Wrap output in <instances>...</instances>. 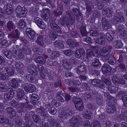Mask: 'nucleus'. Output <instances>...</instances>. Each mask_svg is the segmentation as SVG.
<instances>
[{"mask_svg":"<svg viewBox=\"0 0 127 127\" xmlns=\"http://www.w3.org/2000/svg\"><path fill=\"white\" fill-rule=\"evenodd\" d=\"M95 52L98 55L105 57L110 51V49L108 48L104 47L100 49V48L96 47L94 49Z\"/></svg>","mask_w":127,"mask_h":127,"instance_id":"f257e3e1","label":"nucleus"},{"mask_svg":"<svg viewBox=\"0 0 127 127\" xmlns=\"http://www.w3.org/2000/svg\"><path fill=\"white\" fill-rule=\"evenodd\" d=\"M73 101L74 103L76 108L80 111L82 110L84 108L83 102L82 100L78 98L74 97L72 98Z\"/></svg>","mask_w":127,"mask_h":127,"instance_id":"f03ea898","label":"nucleus"},{"mask_svg":"<svg viewBox=\"0 0 127 127\" xmlns=\"http://www.w3.org/2000/svg\"><path fill=\"white\" fill-rule=\"evenodd\" d=\"M16 11L17 16L20 18L25 17L27 12L26 8L24 7H22L20 6L17 7L16 10Z\"/></svg>","mask_w":127,"mask_h":127,"instance_id":"7ed1b4c3","label":"nucleus"},{"mask_svg":"<svg viewBox=\"0 0 127 127\" xmlns=\"http://www.w3.org/2000/svg\"><path fill=\"white\" fill-rule=\"evenodd\" d=\"M62 64L66 69H70L71 68V66L74 64L76 62L74 59H72L69 60V63L67 62V61L65 59H64L62 61Z\"/></svg>","mask_w":127,"mask_h":127,"instance_id":"20e7f679","label":"nucleus"},{"mask_svg":"<svg viewBox=\"0 0 127 127\" xmlns=\"http://www.w3.org/2000/svg\"><path fill=\"white\" fill-rule=\"evenodd\" d=\"M91 83L93 85L98 86L102 88L105 87V85L100 80L94 79L92 81Z\"/></svg>","mask_w":127,"mask_h":127,"instance_id":"39448f33","label":"nucleus"},{"mask_svg":"<svg viewBox=\"0 0 127 127\" xmlns=\"http://www.w3.org/2000/svg\"><path fill=\"white\" fill-rule=\"evenodd\" d=\"M42 17L45 21H46L49 17L50 11L48 9L43 10L42 11Z\"/></svg>","mask_w":127,"mask_h":127,"instance_id":"423d86ee","label":"nucleus"},{"mask_svg":"<svg viewBox=\"0 0 127 127\" xmlns=\"http://www.w3.org/2000/svg\"><path fill=\"white\" fill-rule=\"evenodd\" d=\"M26 32L27 34L30 39H33L35 38L36 33L33 30L30 29H27Z\"/></svg>","mask_w":127,"mask_h":127,"instance_id":"0eeeda50","label":"nucleus"},{"mask_svg":"<svg viewBox=\"0 0 127 127\" xmlns=\"http://www.w3.org/2000/svg\"><path fill=\"white\" fill-rule=\"evenodd\" d=\"M124 21V18L122 16H121L119 17L115 16L114 18L112 20V23L113 24H116L118 22L119 23H122Z\"/></svg>","mask_w":127,"mask_h":127,"instance_id":"6e6552de","label":"nucleus"},{"mask_svg":"<svg viewBox=\"0 0 127 127\" xmlns=\"http://www.w3.org/2000/svg\"><path fill=\"white\" fill-rule=\"evenodd\" d=\"M111 69L110 67L108 65L104 64L102 66V71L104 74H109Z\"/></svg>","mask_w":127,"mask_h":127,"instance_id":"1a4fd4ad","label":"nucleus"},{"mask_svg":"<svg viewBox=\"0 0 127 127\" xmlns=\"http://www.w3.org/2000/svg\"><path fill=\"white\" fill-rule=\"evenodd\" d=\"M24 89L27 92L32 93L35 91V87L33 85L30 84L28 86H25Z\"/></svg>","mask_w":127,"mask_h":127,"instance_id":"9d476101","label":"nucleus"},{"mask_svg":"<svg viewBox=\"0 0 127 127\" xmlns=\"http://www.w3.org/2000/svg\"><path fill=\"white\" fill-rule=\"evenodd\" d=\"M14 95V93L12 91H10L7 93L5 94L4 96L5 99L7 101H9L12 99Z\"/></svg>","mask_w":127,"mask_h":127,"instance_id":"9b49d317","label":"nucleus"},{"mask_svg":"<svg viewBox=\"0 0 127 127\" xmlns=\"http://www.w3.org/2000/svg\"><path fill=\"white\" fill-rule=\"evenodd\" d=\"M70 125L73 127H78L79 125V122L75 117L73 118L70 122Z\"/></svg>","mask_w":127,"mask_h":127,"instance_id":"f8f14e48","label":"nucleus"},{"mask_svg":"<svg viewBox=\"0 0 127 127\" xmlns=\"http://www.w3.org/2000/svg\"><path fill=\"white\" fill-rule=\"evenodd\" d=\"M85 52L84 49H81L76 51L75 52V57L77 58H80L82 55H84Z\"/></svg>","mask_w":127,"mask_h":127,"instance_id":"ddd939ff","label":"nucleus"},{"mask_svg":"<svg viewBox=\"0 0 127 127\" xmlns=\"http://www.w3.org/2000/svg\"><path fill=\"white\" fill-rule=\"evenodd\" d=\"M17 98L20 100L22 99L25 95L24 91L21 89H18L17 91Z\"/></svg>","mask_w":127,"mask_h":127,"instance_id":"4468645a","label":"nucleus"},{"mask_svg":"<svg viewBox=\"0 0 127 127\" xmlns=\"http://www.w3.org/2000/svg\"><path fill=\"white\" fill-rule=\"evenodd\" d=\"M93 66L97 68H100L101 66V64L98 59H95L92 64Z\"/></svg>","mask_w":127,"mask_h":127,"instance_id":"2eb2a0df","label":"nucleus"},{"mask_svg":"<svg viewBox=\"0 0 127 127\" xmlns=\"http://www.w3.org/2000/svg\"><path fill=\"white\" fill-rule=\"evenodd\" d=\"M67 44L72 47L77 46L79 45L78 43L74 41L73 40L71 39H68L67 40Z\"/></svg>","mask_w":127,"mask_h":127,"instance_id":"dca6fc26","label":"nucleus"},{"mask_svg":"<svg viewBox=\"0 0 127 127\" xmlns=\"http://www.w3.org/2000/svg\"><path fill=\"white\" fill-rule=\"evenodd\" d=\"M86 70V67L82 65L78 67L77 69V72L78 74H83Z\"/></svg>","mask_w":127,"mask_h":127,"instance_id":"f3484780","label":"nucleus"},{"mask_svg":"<svg viewBox=\"0 0 127 127\" xmlns=\"http://www.w3.org/2000/svg\"><path fill=\"white\" fill-rule=\"evenodd\" d=\"M50 25L51 28L57 32H60V28L54 22L51 23Z\"/></svg>","mask_w":127,"mask_h":127,"instance_id":"a211bd4d","label":"nucleus"},{"mask_svg":"<svg viewBox=\"0 0 127 127\" xmlns=\"http://www.w3.org/2000/svg\"><path fill=\"white\" fill-rule=\"evenodd\" d=\"M95 54L93 52V50L90 49H88L87 52V57L88 59L91 58L93 56H95Z\"/></svg>","mask_w":127,"mask_h":127,"instance_id":"6ab92c4d","label":"nucleus"},{"mask_svg":"<svg viewBox=\"0 0 127 127\" xmlns=\"http://www.w3.org/2000/svg\"><path fill=\"white\" fill-rule=\"evenodd\" d=\"M35 61L36 63L41 64H44L45 63V61L43 58L41 56L38 57L35 59Z\"/></svg>","mask_w":127,"mask_h":127,"instance_id":"aec40b11","label":"nucleus"},{"mask_svg":"<svg viewBox=\"0 0 127 127\" xmlns=\"http://www.w3.org/2000/svg\"><path fill=\"white\" fill-rule=\"evenodd\" d=\"M8 112L13 116H15L16 115V112L14 109L11 107L8 108L7 109Z\"/></svg>","mask_w":127,"mask_h":127,"instance_id":"412c9836","label":"nucleus"},{"mask_svg":"<svg viewBox=\"0 0 127 127\" xmlns=\"http://www.w3.org/2000/svg\"><path fill=\"white\" fill-rule=\"evenodd\" d=\"M36 42L38 44L40 45L41 46H43L44 45V43L43 41V39L42 37L40 36L37 38L36 41Z\"/></svg>","mask_w":127,"mask_h":127,"instance_id":"4be33fe9","label":"nucleus"},{"mask_svg":"<svg viewBox=\"0 0 127 127\" xmlns=\"http://www.w3.org/2000/svg\"><path fill=\"white\" fill-rule=\"evenodd\" d=\"M18 25L19 27L21 29L24 28L26 26L25 22L23 20H20L18 23Z\"/></svg>","mask_w":127,"mask_h":127,"instance_id":"5701e85b","label":"nucleus"},{"mask_svg":"<svg viewBox=\"0 0 127 127\" xmlns=\"http://www.w3.org/2000/svg\"><path fill=\"white\" fill-rule=\"evenodd\" d=\"M12 86L14 88H16L18 87L19 84L18 81L15 79H13L12 81Z\"/></svg>","mask_w":127,"mask_h":127,"instance_id":"b1692460","label":"nucleus"},{"mask_svg":"<svg viewBox=\"0 0 127 127\" xmlns=\"http://www.w3.org/2000/svg\"><path fill=\"white\" fill-rule=\"evenodd\" d=\"M108 62L109 63L112 65H114L115 63V61L113 57L112 56H110V58L108 59Z\"/></svg>","mask_w":127,"mask_h":127,"instance_id":"393cba45","label":"nucleus"},{"mask_svg":"<svg viewBox=\"0 0 127 127\" xmlns=\"http://www.w3.org/2000/svg\"><path fill=\"white\" fill-rule=\"evenodd\" d=\"M5 55L8 58L11 59L12 57V54L10 51H7L4 52Z\"/></svg>","mask_w":127,"mask_h":127,"instance_id":"a878e982","label":"nucleus"},{"mask_svg":"<svg viewBox=\"0 0 127 127\" xmlns=\"http://www.w3.org/2000/svg\"><path fill=\"white\" fill-rule=\"evenodd\" d=\"M108 90L109 91H110V92L114 93H115L117 92L118 90L117 87L114 86L108 88Z\"/></svg>","mask_w":127,"mask_h":127,"instance_id":"bb28decb","label":"nucleus"},{"mask_svg":"<svg viewBox=\"0 0 127 127\" xmlns=\"http://www.w3.org/2000/svg\"><path fill=\"white\" fill-rule=\"evenodd\" d=\"M8 46L7 41L6 40H3L1 42H0V46L1 47L5 48Z\"/></svg>","mask_w":127,"mask_h":127,"instance_id":"cd10ccee","label":"nucleus"},{"mask_svg":"<svg viewBox=\"0 0 127 127\" xmlns=\"http://www.w3.org/2000/svg\"><path fill=\"white\" fill-rule=\"evenodd\" d=\"M11 36L12 37L15 38L18 37L19 36V34L18 32V31L16 30L14 31L12 33L11 35Z\"/></svg>","mask_w":127,"mask_h":127,"instance_id":"c85d7f7f","label":"nucleus"},{"mask_svg":"<svg viewBox=\"0 0 127 127\" xmlns=\"http://www.w3.org/2000/svg\"><path fill=\"white\" fill-rule=\"evenodd\" d=\"M102 12L103 14L107 15L108 17L110 16L112 14L110 10L108 9L107 10L104 9L102 11Z\"/></svg>","mask_w":127,"mask_h":127,"instance_id":"c756f323","label":"nucleus"},{"mask_svg":"<svg viewBox=\"0 0 127 127\" xmlns=\"http://www.w3.org/2000/svg\"><path fill=\"white\" fill-rule=\"evenodd\" d=\"M6 72L9 75L13 76L14 74V70L12 69L11 67H9L6 69Z\"/></svg>","mask_w":127,"mask_h":127,"instance_id":"7c9ffc66","label":"nucleus"},{"mask_svg":"<svg viewBox=\"0 0 127 127\" xmlns=\"http://www.w3.org/2000/svg\"><path fill=\"white\" fill-rule=\"evenodd\" d=\"M64 53V54L67 56H70L73 53V52L70 50H65Z\"/></svg>","mask_w":127,"mask_h":127,"instance_id":"2f4dec72","label":"nucleus"},{"mask_svg":"<svg viewBox=\"0 0 127 127\" xmlns=\"http://www.w3.org/2000/svg\"><path fill=\"white\" fill-rule=\"evenodd\" d=\"M110 25H109L108 22L103 23H102V27L105 30H107L110 28Z\"/></svg>","mask_w":127,"mask_h":127,"instance_id":"473e14b6","label":"nucleus"},{"mask_svg":"<svg viewBox=\"0 0 127 127\" xmlns=\"http://www.w3.org/2000/svg\"><path fill=\"white\" fill-rule=\"evenodd\" d=\"M59 116L62 118L63 119H64L67 118L68 117V115L66 113L62 112L61 113Z\"/></svg>","mask_w":127,"mask_h":127,"instance_id":"72a5a7b5","label":"nucleus"},{"mask_svg":"<svg viewBox=\"0 0 127 127\" xmlns=\"http://www.w3.org/2000/svg\"><path fill=\"white\" fill-rule=\"evenodd\" d=\"M92 114L90 110L87 111L85 113V117L86 119H90L91 118Z\"/></svg>","mask_w":127,"mask_h":127,"instance_id":"f704fd0d","label":"nucleus"},{"mask_svg":"<svg viewBox=\"0 0 127 127\" xmlns=\"http://www.w3.org/2000/svg\"><path fill=\"white\" fill-rule=\"evenodd\" d=\"M32 99L35 101H36L39 99V97L37 95L35 94H33L31 96Z\"/></svg>","mask_w":127,"mask_h":127,"instance_id":"c9c22d12","label":"nucleus"},{"mask_svg":"<svg viewBox=\"0 0 127 127\" xmlns=\"http://www.w3.org/2000/svg\"><path fill=\"white\" fill-rule=\"evenodd\" d=\"M54 44L56 46L59 47L60 48H63L64 47V44L61 43V41L59 42L57 41H56L55 42Z\"/></svg>","mask_w":127,"mask_h":127,"instance_id":"e433bc0d","label":"nucleus"},{"mask_svg":"<svg viewBox=\"0 0 127 127\" xmlns=\"http://www.w3.org/2000/svg\"><path fill=\"white\" fill-rule=\"evenodd\" d=\"M99 38H98L97 40H96V42L98 43L100 45H102L103 44V38H102L103 37L100 36V38H99V37L98 36Z\"/></svg>","mask_w":127,"mask_h":127,"instance_id":"4c0bfd02","label":"nucleus"},{"mask_svg":"<svg viewBox=\"0 0 127 127\" xmlns=\"http://www.w3.org/2000/svg\"><path fill=\"white\" fill-rule=\"evenodd\" d=\"M122 100L124 105L127 107V95H124L122 98Z\"/></svg>","mask_w":127,"mask_h":127,"instance_id":"58836bf2","label":"nucleus"},{"mask_svg":"<svg viewBox=\"0 0 127 127\" xmlns=\"http://www.w3.org/2000/svg\"><path fill=\"white\" fill-rule=\"evenodd\" d=\"M6 87L7 86L6 84H0V91L4 92Z\"/></svg>","mask_w":127,"mask_h":127,"instance_id":"ea45409f","label":"nucleus"},{"mask_svg":"<svg viewBox=\"0 0 127 127\" xmlns=\"http://www.w3.org/2000/svg\"><path fill=\"white\" fill-rule=\"evenodd\" d=\"M97 34L98 32L96 30H91L90 31V35L92 36H95Z\"/></svg>","mask_w":127,"mask_h":127,"instance_id":"a19ab883","label":"nucleus"},{"mask_svg":"<svg viewBox=\"0 0 127 127\" xmlns=\"http://www.w3.org/2000/svg\"><path fill=\"white\" fill-rule=\"evenodd\" d=\"M39 24V25H38L37 26L39 27L40 28L43 29L46 28V25L42 21L40 22Z\"/></svg>","mask_w":127,"mask_h":127,"instance_id":"79ce46f5","label":"nucleus"},{"mask_svg":"<svg viewBox=\"0 0 127 127\" xmlns=\"http://www.w3.org/2000/svg\"><path fill=\"white\" fill-rule=\"evenodd\" d=\"M23 66V64L21 63H17L16 64V66L18 69L21 68Z\"/></svg>","mask_w":127,"mask_h":127,"instance_id":"37998d69","label":"nucleus"},{"mask_svg":"<svg viewBox=\"0 0 127 127\" xmlns=\"http://www.w3.org/2000/svg\"><path fill=\"white\" fill-rule=\"evenodd\" d=\"M120 28V30L119 31V33L122 36H124L126 34V32L124 31V29L121 27Z\"/></svg>","mask_w":127,"mask_h":127,"instance_id":"c03bdc74","label":"nucleus"},{"mask_svg":"<svg viewBox=\"0 0 127 127\" xmlns=\"http://www.w3.org/2000/svg\"><path fill=\"white\" fill-rule=\"evenodd\" d=\"M34 19L35 22L36 23V24L37 25H39L40 23V22L42 20L41 19L38 17L35 18H34Z\"/></svg>","mask_w":127,"mask_h":127,"instance_id":"a18cd8bd","label":"nucleus"},{"mask_svg":"<svg viewBox=\"0 0 127 127\" xmlns=\"http://www.w3.org/2000/svg\"><path fill=\"white\" fill-rule=\"evenodd\" d=\"M116 110V108L114 107H110L108 109V113L114 112Z\"/></svg>","mask_w":127,"mask_h":127,"instance_id":"49530a36","label":"nucleus"},{"mask_svg":"<svg viewBox=\"0 0 127 127\" xmlns=\"http://www.w3.org/2000/svg\"><path fill=\"white\" fill-rule=\"evenodd\" d=\"M6 73H5V74L3 72H1L0 71V79L4 80L6 79L7 75L6 74Z\"/></svg>","mask_w":127,"mask_h":127,"instance_id":"de8ad7c7","label":"nucleus"},{"mask_svg":"<svg viewBox=\"0 0 127 127\" xmlns=\"http://www.w3.org/2000/svg\"><path fill=\"white\" fill-rule=\"evenodd\" d=\"M81 34L83 36H86L87 34V33L85 28H84L83 30H82L81 29H80Z\"/></svg>","mask_w":127,"mask_h":127,"instance_id":"09e8293b","label":"nucleus"},{"mask_svg":"<svg viewBox=\"0 0 127 127\" xmlns=\"http://www.w3.org/2000/svg\"><path fill=\"white\" fill-rule=\"evenodd\" d=\"M93 124V127H100V124L99 122L97 121H94Z\"/></svg>","mask_w":127,"mask_h":127,"instance_id":"8fccbe9b","label":"nucleus"},{"mask_svg":"<svg viewBox=\"0 0 127 127\" xmlns=\"http://www.w3.org/2000/svg\"><path fill=\"white\" fill-rule=\"evenodd\" d=\"M6 119L4 116L1 115H0V122L4 123L5 122Z\"/></svg>","mask_w":127,"mask_h":127,"instance_id":"3c124183","label":"nucleus"},{"mask_svg":"<svg viewBox=\"0 0 127 127\" xmlns=\"http://www.w3.org/2000/svg\"><path fill=\"white\" fill-rule=\"evenodd\" d=\"M13 25L12 22L8 23V28L10 30L13 29Z\"/></svg>","mask_w":127,"mask_h":127,"instance_id":"603ef678","label":"nucleus"},{"mask_svg":"<svg viewBox=\"0 0 127 127\" xmlns=\"http://www.w3.org/2000/svg\"><path fill=\"white\" fill-rule=\"evenodd\" d=\"M33 119L34 121L35 122H37L39 120L38 117L36 115H33Z\"/></svg>","mask_w":127,"mask_h":127,"instance_id":"864d4df0","label":"nucleus"},{"mask_svg":"<svg viewBox=\"0 0 127 127\" xmlns=\"http://www.w3.org/2000/svg\"><path fill=\"white\" fill-rule=\"evenodd\" d=\"M52 103L54 105L57 106H58L60 105V104L59 103H57L56 100L53 99L52 100Z\"/></svg>","mask_w":127,"mask_h":127,"instance_id":"5fc2aeb1","label":"nucleus"},{"mask_svg":"<svg viewBox=\"0 0 127 127\" xmlns=\"http://www.w3.org/2000/svg\"><path fill=\"white\" fill-rule=\"evenodd\" d=\"M52 54H54V57H58L59 56H60V55L58 51H54L52 52Z\"/></svg>","mask_w":127,"mask_h":127,"instance_id":"6e6d98bb","label":"nucleus"},{"mask_svg":"<svg viewBox=\"0 0 127 127\" xmlns=\"http://www.w3.org/2000/svg\"><path fill=\"white\" fill-rule=\"evenodd\" d=\"M96 101L97 103L98 104L100 105L102 104V99L97 98Z\"/></svg>","mask_w":127,"mask_h":127,"instance_id":"4d7b16f0","label":"nucleus"},{"mask_svg":"<svg viewBox=\"0 0 127 127\" xmlns=\"http://www.w3.org/2000/svg\"><path fill=\"white\" fill-rule=\"evenodd\" d=\"M51 114L53 115H55L56 112V109L54 108L51 109Z\"/></svg>","mask_w":127,"mask_h":127,"instance_id":"13d9d810","label":"nucleus"},{"mask_svg":"<svg viewBox=\"0 0 127 127\" xmlns=\"http://www.w3.org/2000/svg\"><path fill=\"white\" fill-rule=\"evenodd\" d=\"M103 81L106 84L109 85L110 84V81L106 79H104L103 80Z\"/></svg>","mask_w":127,"mask_h":127,"instance_id":"bf43d9fd","label":"nucleus"},{"mask_svg":"<svg viewBox=\"0 0 127 127\" xmlns=\"http://www.w3.org/2000/svg\"><path fill=\"white\" fill-rule=\"evenodd\" d=\"M61 82L60 81L58 82H56L55 83V86L56 87H58L60 86Z\"/></svg>","mask_w":127,"mask_h":127,"instance_id":"052dcab7","label":"nucleus"},{"mask_svg":"<svg viewBox=\"0 0 127 127\" xmlns=\"http://www.w3.org/2000/svg\"><path fill=\"white\" fill-rule=\"evenodd\" d=\"M4 35L3 32L0 29V39H2Z\"/></svg>","mask_w":127,"mask_h":127,"instance_id":"680f3d73","label":"nucleus"},{"mask_svg":"<svg viewBox=\"0 0 127 127\" xmlns=\"http://www.w3.org/2000/svg\"><path fill=\"white\" fill-rule=\"evenodd\" d=\"M12 10L11 8H10L8 10H6V13L7 14H11L12 12Z\"/></svg>","mask_w":127,"mask_h":127,"instance_id":"e2e57ef3","label":"nucleus"},{"mask_svg":"<svg viewBox=\"0 0 127 127\" xmlns=\"http://www.w3.org/2000/svg\"><path fill=\"white\" fill-rule=\"evenodd\" d=\"M65 99L67 101H68L70 99V96L67 94H66L65 95Z\"/></svg>","mask_w":127,"mask_h":127,"instance_id":"0e129e2a","label":"nucleus"},{"mask_svg":"<svg viewBox=\"0 0 127 127\" xmlns=\"http://www.w3.org/2000/svg\"><path fill=\"white\" fill-rule=\"evenodd\" d=\"M84 40L87 43H89L91 42V39L90 37H87L84 39Z\"/></svg>","mask_w":127,"mask_h":127,"instance_id":"69168bd1","label":"nucleus"},{"mask_svg":"<svg viewBox=\"0 0 127 127\" xmlns=\"http://www.w3.org/2000/svg\"><path fill=\"white\" fill-rule=\"evenodd\" d=\"M4 62V59L2 57L0 56V65Z\"/></svg>","mask_w":127,"mask_h":127,"instance_id":"338daca9","label":"nucleus"},{"mask_svg":"<svg viewBox=\"0 0 127 127\" xmlns=\"http://www.w3.org/2000/svg\"><path fill=\"white\" fill-rule=\"evenodd\" d=\"M69 89L70 91L72 92H74L77 91V90L75 89L72 87H69Z\"/></svg>","mask_w":127,"mask_h":127,"instance_id":"774afa93","label":"nucleus"}]
</instances>
